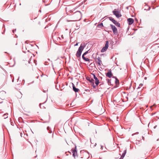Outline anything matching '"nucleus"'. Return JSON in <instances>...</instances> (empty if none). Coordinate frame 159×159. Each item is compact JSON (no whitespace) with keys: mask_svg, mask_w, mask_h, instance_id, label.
<instances>
[{"mask_svg":"<svg viewBox=\"0 0 159 159\" xmlns=\"http://www.w3.org/2000/svg\"><path fill=\"white\" fill-rule=\"evenodd\" d=\"M72 17L74 18V21L79 20L81 18V13L79 11H77L74 13L72 15Z\"/></svg>","mask_w":159,"mask_h":159,"instance_id":"f257e3e1","label":"nucleus"},{"mask_svg":"<svg viewBox=\"0 0 159 159\" xmlns=\"http://www.w3.org/2000/svg\"><path fill=\"white\" fill-rule=\"evenodd\" d=\"M85 47L84 44L82 43L78 48L76 54V56L77 57H80L82 52Z\"/></svg>","mask_w":159,"mask_h":159,"instance_id":"f03ea898","label":"nucleus"},{"mask_svg":"<svg viewBox=\"0 0 159 159\" xmlns=\"http://www.w3.org/2000/svg\"><path fill=\"white\" fill-rule=\"evenodd\" d=\"M126 148L123 151V153H122V155L119 158L121 154L119 153H118L117 154V156H115L114 158V159H123L126 153Z\"/></svg>","mask_w":159,"mask_h":159,"instance_id":"7ed1b4c3","label":"nucleus"},{"mask_svg":"<svg viewBox=\"0 0 159 159\" xmlns=\"http://www.w3.org/2000/svg\"><path fill=\"white\" fill-rule=\"evenodd\" d=\"M81 158L84 159H88L89 157V153L87 152H83L81 153Z\"/></svg>","mask_w":159,"mask_h":159,"instance_id":"20e7f679","label":"nucleus"},{"mask_svg":"<svg viewBox=\"0 0 159 159\" xmlns=\"http://www.w3.org/2000/svg\"><path fill=\"white\" fill-rule=\"evenodd\" d=\"M112 13L118 18L121 17L122 16L120 12L118 11L116 9H115L112 11Z\"/></svg>","mask_w":159,"mask_h":159,"instance_id":"39448f33","label":"nucleus"},{"mask_svg":"<svg viewBox=\"0 0 159 159\" xmlns=\"http://www.w3.org/2000/svg\"><path fill=\"white\" fill-rule=\"evenodd\" d=\"M110 20L111 21L113 22V23L115 24V25H116L117 26L120 27V24L117 22V21H116L115 20H114L112 17H110L109 18Z\"/></svg>","mask_w":159,"mask_h":159,"instance_id":"423d86ee","label":"nucleus"},{"mask_svg":"<svg viewBox=\"0 0 159 159\" xmlns=\"http://www.w3.org/2000/svg\"><path fill=\"white\" fill-rule=\"evenodd\" d=\"M110 26L113 31L114 34L116 35L118 33V30L115 26L111 24L110 25Z\"/></svg>","mask_w":159,"mask_h":159,"instance_id":"0eeeda50","label":"nucleus"},{"mask_svg":"<svg viewBox=\"0 0 159 159\" xmlns=\"http://www.w3.org/2000/svg\"><path fill=\"white\" fill-rule=\"evenodd\" d=\"M71 152L72 153L73 156L74 157H75L76 156H77V151L76 150V147L75 146L74 149H73L71 150Z\"/></svg>","mask_w":159,"mask_h":159,"instance_id":"6e6552de","label":"nucleus"},{"mask_svg":"<svg viewBox=\"0 0 159 159\" xmlns=\"http://www.w3.org/2000/svg\"><path fill=\"white\" fill-rule=\"evenodd\" d=\"M106 76L109 78L112 77V74L111 70L108 71L107 73H106Z\"/></svg>","mask_w":159,"mask_h":159,"instance_id":"1a4fd4ad","label":"nucleus"},{"mask_svg":"<svg viewBox=\"0 0 159 159\" xmlns=\"http://www.w3.org/2000/svg\"><path fill=\"white\" fill-rule=\"evenodd\" d=\"M72 85L73 90V91L75 93L79 92L80 91V89L78 88H76L73 83H72Z\"/></svg>","mask_w":159,"mask_h":159,"instance_id":"9d476101","label":"nucleus"},{"mask_svg":"<svg viewBox=\"0 0 159 159\" xmlns=\"http://www.w3.org/2000/svg\"><path fill=\"white\" fill-rule=\"evenodd\" d=\"M92 75H93L94 79L95 80V84L97 86L99 83V80H98L97 78L96 77V76L94 74H92Z\"/></svg>","mask_w":159,"mask_h":159,"instance_id":"9b49d317","label":"nucleus"},{"mask_svg":"<svg viewBox=\"0 0 159 159\" xmlns=\"http://www.w3.org/2000/svg\"><path fill=\"white\" fill-rule=\"evenodd\" d=\"M127 21L128 24L129 25H131L134 22V20L132 18H129L127 19Z\"/></svg>","mask_w":159,"mask_h":159,"instance_id":"f8f14e48","label":"nucleus"},{"mask_svg":"<svg viewBox=\"0 0 159 159\" xmlns=\"http://www.w3.org/2000/svg\"><path fill=\"white\" fill-rule=\"evenodd\" d=\"M153 95L156 96H159V90L156 89L153 92Z\"/></svg>","mask_w":159,"mask_h":159,"instance_id":"ddd939ff","label":"nucleus"},{"mask_svg":"<svg viewBox=\"0 0 159 159\" xmlns=\"http://www.w3.org/2000/svg\"><path fill=\"white\" fill-rule=\"evenodd\" d=\"M145 5L144 7V9L146 10H149L150 9V7L148 6V5L145 3Z\"/></svg>","mask_w":159,"mask_h":159,"instance_id":"4468645a","label":"nucleus"},{"mask_svg":"<svg viewBox=\"0 0 159 159\" xmlns=\"http://www.w3.org/2000/svg\"><path fill=\"white\" fill-rule=\"evenodd\" d=\"M97 59L98 61L97 62L99 66H101V64L102 63V61L101 60V58L99 57H98L97 58Z\"/></svg>","mask_w":159,"mask_h":159,"instance_id":"2eb2a0df","label":"nucleus"},{"mask_svg":"<svg viewBox=\"0 0 159 159\" xmlns=\"http://www.w3.org/2000/svg\"><path fill=\"white\" fill-rule=\"evenodd\" d=\"M21 85L20 84H17L15 86V88L17 90H20Z\"/></svg>","mask_w":159,"mask_h":159,"instance_id":"dca6fc26","label":"nucleus"},{"mask_svg":"<svg viewBox=\"0 0 159 159\" xmlns=\"http://www.w3.org/2000/svg\"><path fill=\"white\" fill-rule=\"evenodd\" d=\"M44 103H41L39 104V107L40 108L42 109H45V107L44 106Z\"/></svg>","mask_w":159,"mask_h":159,"instance_id":"f3484780","label":"nucleus"},{"mask_svg":"<svg viewBox=\"0 0 159 159\" xmlns=\"http://www.w3.org/2000/svg\"><path fill=\"white\" fill-rule=\"evenodd\" d=\"M113 78H115V82L116 84H119V80L116 78V77H113Z\"/></svg>","mask_w":159,"mask_h":159,"instance_id":"a211bd4d","label":"nucleus"},{"mask_svg":"<svg viewBox=\"0 0 159 159\" xmlns=\"http://www.w3.org/2000/svg\"><path fill=\"white\" fill-rule=\"evenodd\" d=\"M108 48L107 47H105V46L103 47L102 48V49L101 50V52H103L105 51Z\"/></svg>","mask_w":159,"mask_h":159,"instance_id":"6ab92c4d","label":"nucleus"},{"mask_svg":"<svg viewBox=\"0 0 159 159\" xmlns=\"http://www.w3.org/2000/svg\"><path fill=\"white\" fill-rule=\"evenodd\" d=\"M103 26V24L102 23H100L99 24H98V25L97 27L98 28H102Z\"/></svg>","mask_w":159,"mask_h":159,"instance_id":"aec40b11","label":"nucleus"},{"mask_svg":"<svg viewBox=\"0 0 159 159\" xmlns=\"http://www.w3.org/2000/svg\"><path fill=\"white\" fill-rule=\"evenodd\" d=\"M47 129L48 131V132L49 133H51L52 132L51 128L49 127H48L47 128Z\"/></svg>","mask_w":159,"mask_h":159,"instance_id":"412c9836","label":"nucleus"},{"mask_svg":"<svg viewBox=\"0 0 159 159\" xmlns=\"http://www.w3.org/2000/svg\"><path fill=\"white\" fill-rule=\"evenodd\" d=\"M108 44L109 42L108 41H107L106 42L105 47L108 48Z\"/></svg>","mask_w":159,"mask_h":159,"instance_id":"4be33fe9","label":"nucleus"},{"mask_svg":"<svg viewBox=\"0 0 159 159\" xmlns=\"http://www.w3.org/2000/svg\"><path fill=\"white\" fill-rule=\"evenodd\" d=\"M8 114L7 113H5L3 115V117L4 119H6L8 117Z\"/></svg>","mask_w":159,"mask_h":159,"instance_id":"5701e85b","label":"nucleus"},{"mask_svg":"<svg viewBox=\"0 0 159 159\" xmlns=\"http://www.w3.org/2000/svg\"><path fill=\"white\" fill-rule=\"evenodd\" d=\"M66 13H67L68 12H70V13H72L73 12V11L72 10L69 11V10H67V8H66Z\"/></svg>","mask_w":159,"mask_h":159,"instance_id":"b1692460","label":"nucleus"},{"mask_svg":"<svg viewBox=\"0 0 159 159\" xmlns=\"http://www.w3.org/2000/svg\"><path fill=\"white\" fill-rule=\"evenodd\" d=\"M32 61H34V64H35V65H37V63H36L37 61L36 60H32Z\"/></svg>","mask_w":159,"mask_h":159,"instance_id":"393cba45","label":"nucleus"},{"mask_svg":"<svg viewBox=\"0 0 159 159\" xmlns=\"http://www.w3.org/2000/svg\"><path fill=\"white\" fill-rule=\"evenodd\" d=\"M86 61H89V59L88 58H85L84 60Z\"/></svg>","mask_w":159,"mask_h":159,"instance_id":"a878e982","label":"nucleus"},{"mask_svg":"<svg viewBox=\"0 0 159 159\" xmlns=\"http://www.w3.org/2000/svg\"><path fill=\"white\" fill-rule=\"evenodd\" d=\"M89 80L90 82H93V81H94V80L92 79H91L90 80V78H89V79H88Z\"/></svg>","mask_w":159,"mask_h":159,"instance_id":"bb28decb","label":"nucleus"},{"mask_svg":"<svg viewBox=\"0 0 159 159\" xmlns=\"http://www.w3.org/2000/svg\"><path fill=\"white\" fill-rule=\"evenodd\" d=\"M143 85V84H140L139 86L138 87V88L139 89L141 87H142Z\"/></svg>","mask_w":159,"mask_h":159,"instance_id":"cd10ccee","label":"nucleus"},{"mask_svg":"<svg viewBox=\"0 0 159 159\" xmlns=\"http://www.w3.org/2000/svg\"><path fill=\"white\" fill-rule=\"evenodd\" d=\"M107 80V82L108 84L111 83V82H110L111 80L108 79Z\"/></svg>","mask_w":159,"mask_h":159,"instance_id":"c85d7f7f","label":"nucleus"},{"mask_svg":"<svg viewBox=\"0 0 159 159\" xmlns=\"http://www.w3.org/2000/svg\"><path fill=\"white\" fill-rule=\"evenodd\" d=\"M88 53V51H86V52H85L83 54H84V55H86Z\"/></svg>","mask_w":159,"mask_h":159,"instance_id":"c756f323","label":"nucleus"},{"mask_svg":"<svg viewBox=\"0 0 159 159\" xmlns=\"http://www.w3.org/2000/svg\"><path fill=\"white\" fill-rule=\"evenodd\" d=\"M82 58L84 60V59H85V57H84V54H83L82 55Z\"/></svg>","mask_w":159,"mask_h":159,"instance_id":"7c9ffc66","label":"nucleus"},{"mask_svg":"<svg viewBox=\"0 0 159 159\" xmlns=\"http://www.w3.org/2000/svg\"><path fill=\"white\" fill-rule=\"evenodd\" d=\"M31 60V58H30V59L29 61H28V62H29V63H31V62H30Z\"/></svg>","mask_w":159,"mask_h":159,"instance_id":"2f4dec72","label":"nucleus"},{"mask_svg":"<svg viewBox=\"0 0 159 159\" xmlns=\"http://www.w3.org/2000/svg\"><path fill=\"white\" fill-rule=\"evenodd\" d=\"M38 25H40V22L39 21V20H38Z\"/></svg>","mask_w":159,"mask_h":159,"instance_id":"473e14b6","label":"nucleus"},{"mask_svg":"<svg viewBox=\"0 0 159 159\" xmlns=\"http://www.w3.org/2000/svg\"><path fill=\"white\" fill-rule=\"evenodd\" d=\"M96 86H97V85H94V84H93V87L94 88H96Z\"/></svg>","mask_w":159,"mask_h":159,"instance_id":"72a5a7b5","label":"nucleus"},{"mask_svg":"<svg viewBox=\"0 0 159 159\" xmlns=\"http://www.w3.org/2000/svg\"><path fill=\"white\" fill-rule=\"evenodd\" d=\"M53 133L52 134V138L53 139Z\"/></svg>","mask_w":159,"mask_h":159,"instance_id":"f704fd0d","label":"nucleus"},{"mask_svg":"<svg viewBox=\"0 0 159 159\" xmlns=\"http://www.w3.org/2000/svg\"><path fill=\"white\" fill-rule=\"evenodd\" d=\"M78 45V43H76V44H75V46H77V45Z\"/></svg>","mask_w":159,"mask_h":159,"instance_id":"c9c22d12","label":"nucleus"},{"mask_svg":"<svg viewBox=\"0 0 159 159\" xmlns=\"http://www.w3.org/2000/svg\"><path fill=\"white\" fill-rule=\"evenodd\" d=\"M15 31H16V30L15 29ZM13 31V33H14V32H15L14 30H13V31Z\"/></svg>","mask_w":159,"mask_h":159,"instance_id":"e433bc0d","label":"nucleus"},{"mask_svg":"<svg viewBox=\"0 0 159 159\" xmlns=\"http://www.w3.org/2000/svg\"><path fill=\"white\" fill-rule=\"evenodd\" d=\"M46 91H47V90H46V91L44 90V91H43V92H44V93H46Z\"/></svg>","mask_w":159,"mask_h":159,"instance_id":"4c0bfd02","label":"nucleus"},{"mask_svg":"<svg viewBox=\"0 0 159 159\" xmlns=\"http://www.w3.org/2000/svg\"><path fill=\"white\" fill-rule=\"evenodd\" d=\"M157 126L156 125V126H155L154 127V129H155V128Z\"/></svg>","mask_w":159,"mask_h":159,"instance_id":"58836bf2","label":"nucleus"},{"mask_svg":"<svg viewBox=\"0 0 159 159\" xmlns=\"http://www.w3.org/2000/svg\"><path fill=\"white\" fill-rule=\"evenodd\" d=\"M33 18L31 17V20H33Z\"/></svg>","mask_w":159,"mask_h":159,"instance_id":"ea45409f","label":"nucleus"},{"mask_svg":"<svg viewBox=\"0 0 159 159\" xmlns=\"http://www.w3.org/2000/svg\"><path fill=\"white\" fill-rule=\"evenodd\" d=\"M96 143H95V145H94V146H96Z\"/></svg>","mask_w":159,"mask_h":159,"instance_id":"a19ab883","label":"nucleus"},{"mask_svg":"<svg viewBox=\"0 0 159 159\" xmlns=\"http://www.w3.org/2000/svg\"><path fill=\"white\" fill-rule=\"evenodd\" d=\"M36 18V17H35V18H34V19H35Z\"/></svg>","mask_w":159,"mask_h":159,"instance_id":"79ce46f5","label":"nucleus"},{"mask_svg":"<svg viewBox=\"0 0 159 159\" xmlns=\"http://www.w3.org/2000/svg\"><path fill=\"white\" fill-rule=\"evenodd\" d=\"M61 37H62V38H63V36L62 35Z\"/></svg>","mask_w":159,"mask_h":159,"instance_id":"37998d69","label":"nucleus"},{"mask_svg":"<svg viewBox=\"0 0 159 159\" xmlns=\"http://www.w3.org/2000/svg\"><path fill=\"white\" fill-rule=\"evenodd\" d=\"M92 64V63H91L90 65H91Z\"/></svg>","mask_w":159,"mask_h":159,"instance_id":"c03bdc74","label":"nucleus"}]
</instances>
